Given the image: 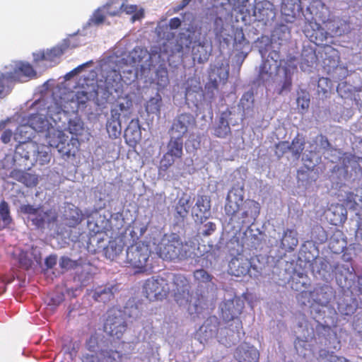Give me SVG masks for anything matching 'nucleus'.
Masks as SVG:
<instances>
[{"mask_svg": "<svg viewBox=\"0 0 362 362\" xmlns=\"http://www.w3.org/2000/svg\"><path fill=\"white\" fill-rule=\"evenodd\" d=\"M13 133L10 129H6L1 134V140L4 144H8L12 137Z\"/></svg>", "mask_w": 362, "mask_h": 362, "instance_id": "obj_55", "label": "nucleus"}, {"mask_svg": "<svg viewBox=\"0 0 362 362\" xmlns=\"http://www.w3.org/2000/svg\"><path fill=\"white\" fill-rule=\"evenodd\" d=\"M162 99L159 94L156 97L151 98L146 105V110L148 113L160 114Z\"/></svg>", "mask_w": 362, "mask_h": 362, "instance_id": "obj_33", "label": "nucleus"}, {"mask_svg": "<svg viewBox=\"0 0 362 362\" xmlns=\"http://www.w3.org/2000/svg\"><path fill=\"white\" fill-rule=\"evenodd\" d=\"M259 211L260 206L257 202L249 199L243 200L238 223L242 225L253 223Z\"/></svg>", "mask_w": 362, "mask_h": 362, "instance_id": "obj_11", "label": "nucleus"}, {"mask_svg": "<svg viewBox=\"0 0 362 362\" xmlns=\"http://www.w3.org/2000/svg\"><path fill=\"white\" fill-rule=\"evenodd\" d=\"M183 156V139L170 136L167 144V151L160 160V170L166 171L172 166L177 159H181Z\"/></svg>", "mask_w": 362, "mask_h": 362, "instance_id": "obj_5", "label": "nucleus"}, {"mask_svg": "<svg viewBox=\"0 0 362 362\" xmlns=\"http://www.w3.org/2000/svg\"><path fill=\"white\" fill-rule=\"evenodd\" d=\"M132 22H135L137 20H140L144 17V12L143 9H140L139 11H137L135 13H132Z\"/></svg>", "mask_w": 362, "mask_h": 362, "instance_id": "obj_60", "label": "nucleus"}, {"mask_svg": "<svg viewBox=\"0 0 362 362\" xmlns=\"http://www.w3.org/2000/svg\"><path fill=\"white\" fill-rule=\"evenodd\" d=\"M193 276L194 280L199 284H207L213 279V276L204 269H196Z\"/></svg>", "mask_w": 362, "mask_h": 362, "instance_id": "obj_34", "label": "nucleus"}, {"mask_svg": "<svg viewBox=\"0 0 362 362\" xmlns=\"http://www.w3.org/2000/svg\"><path fill=\"white\" fill-rule=\"evenodd\" d=\"M156 83L160 88H165L169 83L168 71L165 66L160 65L156 71Z\"/></svg>", "mask_w": 362, "mask_h": 362, "instance_id": "obj_30", "label": "nucleus"}, {"mask_svg": "<svg viewBox=\"0 0 362 362\" xmlns=\"http://www.w3.org/2000/svg\"><path fill=\"white\" fill-rule=\"evenodd\" d=\"M297 106L301 112L306 111L310 103V94L309 93L304 89H300L297 91V98H296Z\"/></svg>", "mask_w": 362, "mask_h": 362, "instance_id": "obj_31", "label": "nucleus"}, {"mask_svg": "<svg viewBox=\"0 0 362 362\" xmlns=\"http://www.w3.org/2000/svg\"><path fill=\"white\" fill-rule=\"evenodd\" d=\"M251 264L248 259H234L230 262L231 274L235 276H243L248 274Z\"/></svg>", "mask_w": 362, "mask_h": 362, "instance_id": "obj_20", "label": "nucleus"}, {"mask_svg": "<svg viewBox=\"0 0 362 362\" xmlns=\"http://www.w3.org/2000/svg\"><path fill=\"white\" fill-rule=\"evenodd\" d=\"M36 73L33 66L28 63H21L18 65L13 73H11L10 78L15 81H21L22 76L31 78L35 76Z\"/></svg>", "mask_w": 362, "mask_h": 362, "instance_id": "obj_22", "label": "nucleus"}, {"mask_svg": "<svg viewBox=\"0 0 362 362\" xmlns=\"http://www.w3.org/2000/svg\"><path fill=\"white\" fill-rule=\"evenodd\" d=\"M243 308V301L238 297L224 300L221 304V317L226 322L237 319L238 324L241 325V322L238 318L241 314Z\"/></svg>", "mask_w": 362, "mask_h": 362, "instance_id": "obj_10", "label": "nucleus"}, {"mask_svg": "<svg viewBox=\"0 0 362 362\" xmlns=\"http://www.w3.org/2000/svg\"><path fill=\"white\" fill-rule=\"evenodd\" d=\"M320 144L322 148L328 150L331 147V144L327 138L324 135L320 136Z\"/></svg>", "mask_w": 362, "mask_h": 362, "instance_id": "obj_57", "label": "nucleus"}, {"mask_svg": "<svg viewBox=\"0 0 362 362\" xmlns=\"http://www.w3.org/2000/svg\"><path fill=\"white\" fill-rule=\"evenodd\" d=\"M229 76L228 69L222 66H215L209 74V81L205 85L206 94L209 98L215 97V93L218 91L220 85H225Z\"/></svg>", "mask_w": 362, "mask_h": 362, "instance_id": "obj_7", "label": "nucleus"}, {"mask_svg": "<svg viewBox=\"0 0 362 362\" xmlns=\"http://www.w3.org/2000/svg\"><path fill=\"white\" fill-rule=\"evenodd\" d=\"M83 214L78 209H71L70 215L67 218L69 226L74 227L78 225L81 222Z\"/></svg>", "mask_w": 362, "mask_h": 362, "instance_id": "obj_35", "label": "nucleus"}, {"mask_svg": "<svg viewBox=\"0 0 362 362\" xmlns=\"http://www.w3.org/2000/svg\"><path fill=\"white\" fill-rule=\"evenodd\" d=\"M243 198L236 197L234 200L229 196L227 197L226 203L225 204V212L230 219L238 222V215H240Z\"/></svg>", "mask_w": 362, "mask_h": 362, "instance_id": "obj_17", "label": "nucleus"}, {"mask_svg": "<svg viewBox=\"0 0 362 362\" xmlns=\"http://www.w3.org/2000/svg\"><path fill=\"white\" fill-rule=\"evenodd\" d=\"M231 115L232 112L228 108L221 112L218 124L214 129L215 136L224 139L231 135V129L228 122Z\"/></svg>", "mask_w": 362, "mask_h": 362, "instance_id": "obj_15", "label": "nucleus"}, {"mask_svg": "<svg viewBox=\"0 0 362 362\" xmlns=\"http://www.w3.org/2000/svg\"><path fill=\"white\" fill-rule=\"evenodd\" d=\"M105 20V16L100 10H97L93 16V21L95 24H100Z\"/></svg>", "mask_w": 362, "mask_h": 362, "instance_id": "obj_54", "label": "nucleus"}, {"mask_svg": "<svg viewBox=\"0 0 362 362\" xmlns=\"http://www.w3.org/2000/svg\"><path fill=\"white\" fill-rule=\"evenodd\" d=\"M25 171L18 169H13L11 171L9 177L13 178L18 182H21L23 175H24Z\"/></svg>", "mask_w": 362, "mask_h": 362, "instance_id": "obj_53", "label": "nucleus"}, {"mask_svg": "<svg viewBox=\"0 0 362 362\" xmlns=\"http://www.w3.org/2000/svg\"><path fill=\"white\" fill-rule=\"evenodd\" d=\"M11 221L8 204L6 201L3 200L0 203V230L8 227Z\"/></svg>", "mask_w": 362, "mask_h": 362, "instance_id": "obj_27", "label": "nucleus"}, {"mask_svg": "<svg viewBox=\"0 0 362 362\" xmlns=\"http://www.w3.org/2000/svg\"><path fill=\"white\" fill-rule=\"evenodd\" d=\"M252 355L253 356L252 357V360L251 361H248L247 362H257L258 361L259 353L257 351H253L246 352L245 353V356H252Z\"/></svg>", "mask_w": 362, "mask_h": 362, "instance_id": "obj_62", "label": "nucleus"}, {"mask_svg": "<svg viewBox=\"0 0 362 362\" xmlns=\"http://www.w3.org/2000/svg\"><path fill=\"white\" fill-rule=\"evenodd\" d=\"M319 356L322 359H327L328 362H335V360L337 358V356L333 352H329L325 349H321Z\"/></svg>", "mask_w": 362, "mask_h": 362, "instance_id": "obj_48", "label": "nucleus"}, {"mask_svg": "<svg viewBox=\"0 0 362 362\" xmlns=\"http://www.w3.org/2000/svg\"><path fill=\"white\" fill-rule=\"evenodd\" d=\"M20 182L23 183L27 187H31L37 185L38 180L35 175L25 172Z\"/></svg>", "mask_w": 362, "mask_h": 362, "instance_id": "obj_39", "label": "nucleus"}, {"mask_svg": "<svg viewBox=\"0 0 362 362\" xmlns=\"http://www.w3.org/2000/svg\"><path fill=\"white\" fill-rule=\"evenodd\" d=\"M112 79L114 82L119 83L122 80V76L116 70H112L108 73L106 77V82L108 85L111 84L110 81Z\"/></svg>", "mask_w": 362, "mask_h": 362, "instance_id": "obj_47", "label": "nucleus"}, {"mask_svg": "<svg viewBox=\"0 0 362 362\" xmlns=\"http://www.w3.org/2000/svg\"><path fill=\"white\" fill-rule=\"evenodd\" d=\"M305 141L303 139L300 138L298 134L296 136L291 143H290V151L292 153V155L296 158L298 159L304 150L305 148Z\"/></svg>", "mask_w": 362, "mask_h": 362, "instance_id": "obj_32", "label": "nucleus"}, {"mask_svg": "<svg viewBox=\"0 0 362 362\" xmlns=\"http://www.w3.org/2000/svg\"><path fill=\"white\" fill-rule=\"evenodd\" d=\"M271 64L268 60L263 61L259 67V77L263 81L268 80L272 76Z\"/></svg>", "mask_w": 362, "mask_h": 362, "instance_id": "obj_36", "label": "nucleus"}, {"mask_svg": "<svg viewBox=\"0 0 362 362\" xmlns=\"http://www.w3.org/2000/svg\"><path fill=\"white\" fill-rule=\"evenodd\" d=\"M158 255L164 260L182 261L190 257V252L188 244L178 234L172 233L163 239Z\"/></svg>", "mask_w": 362, "mask_h": 362, "instance_id": "obj_1", "label": "nucleus"}, {"mask_svg": "<svg viewBox=\"0 0 362 362\" xmlns=\"http://www.w3.org/2000/svg\"><path fill=\"white\" fill-rule=\"evenodd\" d=\"M355 100L359 108L362 109V92H360L357 94V97Z\"/></svg>", "mask_w": 362, "mask_h": 362, "instance_id": "obj_63", "label": "nucleus"}, {"mask_svg": "<svg viewBox=\"0 0 362 362\" xmlns=\"http://www.w3.org/2000/svg\"><path fill=\"white\" fill-rule=\"evenodd\" d=\"M249 42L246 40L245 34L242 28H237L234 31V44L235 45H240L243 47L245 45Z\"/></svg>", "mask_w": 362, "mask_h": 362, "instance_id": "obj_40", "label": "nucleus"}, {"mask_svg": "<svg viewBox=\"0 0 362 362\" xmlns=\"http://www.w3.org/2000/svg\"><path fill=\"white\" fill-rule=\"evenodd\" d=\"M83 122L79 117L75 116L69 119L67 130L70 134L76 136H81L83 134Z\"/></svg>", "mask_w": 362, "mask_h": 362, "instance_id": "obj_26", "label": "nucleus"}, {"mask_svg": "<svg viewBox=\"0 0 362 362\" xmlns=\"http://www.w3.org/2000/svg\"><path fill=\"white\" fill-rule=\"evenodd\" d=\"M119 116L120 115L116 112L115 115H112L111 119L107 122V130L114 138L117 137L121 132Z\"/></svg>", "mask_w": 362, "mask_h": 362, "instance_id": "obj_28", "label": "nucleus"}, {"mask_svg": "<svg viewBox=\"0 0 362 362\" xmlns=\"http://www.w3.org/2000/svg\"><path fill=\"white\" fill-rule=\"evenodd\" d=\"M137 10V6L136 5H128L125 3H123L120 7L119 9L115 11H108V14L111 16H118L122 12H125L127 14H132L133 13H135Z\"/></svg>", "mask_w": 362, "mask_h": 362, "instance_id": "obj_37", "label": "nucleus"}, {"mask_svg": "<svg viewBox=\"0 0 362 362\" xmlns=\"http://www.w3.org/2000/svg\"><path fill=\"white\" fill-rule=\"evenodd\" d=\"M76 99L78 105H85L88 100V95L85 91H78L76 94Z\"/></svg>", "mask_w": 362, "mask_h": 362, "instance_id": "obj_51", "label": "nucleus"}, {"mask_svg": "<svg viewBox=\"0 0 362 362\" xmlns=\"http://www.w3.org/2000/svg\"><path fill=\"white\" fill-rule=\"evenodd\" d=\"M122 354L112 349H100L98 352L86 354L83 362H120Z\"/></svg>", "mask_w": 362, "mask_h": 362, "instance_id": "obj_13", "label": "nucleus"}, {"mask_svg": "<svg viewBox=\"0 0 362 362\" xmlns=\"http://www.w3.org/2000/svg\"><path fill=\"white\" fill-rule=\"evenodd\" d=\"M132 58L134 62L140 63L147 54L146 49L140 47H135L132 52Z\"/></svg>", "mask_w": 362, "mask_h": 362, "instance_id": "obj_45", "label": "nucleus"}, {"mask_svg": "<svg viewBox=\"0 0 362 362\" xmlns=\"http://www.w3.org/2000/svg\"><path fill=\"white\" fill-rule=\"evenodd\" d=\"M170 276L168 281L170 286V293L176 302L180 305L183 300L189 301V284L187 279L181 274H167Z\"/></svg>", "mask_w": 362, "mask_h": 362, "instance_id": "obj_6", "label": "nucleus"}, {"mask_svg": "<svg viewBox=\"0 0 362 362\" xmlns=\"http://www.w3.org/2000/svg\"><path fill=\"white\" fill-rule=\"evenodd\" d=\"M98 345V337L95 334H92L86 342V349L91 352L95 353Z\"/></svg>", "mask_w": 362, "mask_h": 362, "instance_id": "obj_42", "label": "nucleus"}, {"mask_svg": "<svg viewBox=\"0 0 362 362\" xmlns=\"http://www.w3.org/2000/svg\"><path fill=\"white\" fill-rule=\"evenodd\" d=\"M151 253L148 244L141 240L136 241L127 247L125 262L135 274H144L151 269L148 266Z\"/></svg>", "mask_w": 362, "mask_h": 362, "instance_id": "obj_3", "label": "nucleus"}, {"mask_svg": "<svg viewBox=\"0 0 362 362\" xmlns=\"http://www.w3.org/2000/svg\"><path fill=\"white\" fill-rule=\"evenodd\" d=\"M37 146L32 141L18 144L15 149V156L28 160L31 155L35 156Z\"/></svg>", "mask_w": 362, "mask_h": 362, "instance_id": "obj_21", "label": "nucleus"}, {"mask_svg": "<svg viewBox=\"0 0 362 362\" xmlns=\"http://www.w3.org/2000/svg\"><path fill=\"white\" fill-rule=\"evenodd\" d=\"M60 267L66 270L74 269L77 266V262L72 260L69 257H62L59 262Z\"/></svg>", "mask_w": 362, "mask_h": 362, "instance_id": "obj_44", "label": "nucleus"}, {"mask_svg": "<svg viewBox=\"0 0 362 362\" xmlns=\"http://www.w3.org/2000/svg\"><path fill=\"white\" fill-rule=\"evenodd\" d=\"M181 25V21L179 18L175 17L170 20L169 26L171 29H176Z\"/></svg>", "mask_w": 362, "mask_h": 362, "instance_id": "obj_58", "label": "nucleus"}, {"mask_svg": "<svg viewBox=\"0 0 362 362\" xmlns=\"http://www.w3.org/2000/svg\"><path fill=\"white\" fill-rule=\"evenodd\" d=\"M190 209L189 198L181 197L175 206V218L177 222H183L187 217Z\"/></svg>", "mask_w": 362, "mask_h": 362, "instance_id": "obj_19", "label": "nucleus"}, {"mask_svg": "<svg viewBox=\"0 0 362 362\" xmlns=\"http://www.w3.org/2000/svg\"><path fill=\"white\" fill-rule=\"evenodd\" d=\"M192 53L193 59L197 60L199 63L204 62L208 58V54L204 47V42H194V45L192 46Z\"/></svg>", "mask_w": 362, "mask_h": 362, "instance_id": "obj_29", "label": "nucleus"}, {"mask_svg": "<svg viewBox=\"0 0 362 362\" xmlns=\"http://www.w3.org/2000/svg\"><path fill=\"white\" fill-rule=\"evenodd\" d=\"M62 54V50L60 48L54 47L42 54V59L44 60H53L54 58L59 57Z\"/></svg>", "mask_w": 362, "mask_h": 362, "instance_id": "obj_43", "label": "nucleus"}, {"mask_svg": "<svg viewBox=\"0 0 362 362\" xmlns=\"http://www.w3.org/2000/svg\"><path fill=\"white\" fill-rule=\"evenodd\" d=\"M276 153L279 152L281 155L287 151H290V143L288 141H280L276 145Z\"/></svg>", "mask_w": 362, "mask_h": 362, "instance_id": "obj_49", "label": "nucleus"}, {"mask_svg": "<svg viewBox=\"0 0 362 362\" xmlns=\"http://www.w3.org/2000/svg\"><path fill=\"white\" fill-rule=\"evenodd\" d=\"M46 266L47 268H52L54 267L57 264V259L54 256H49L45 259V262Z\"/></svg>", "mask_w": 362, "mask_h": 362, "instance_id": "obj_59", "label": "nucleus"}, {"mask_svg": "<svg viewBox=\"0 0 362 362\" xmlns=\"http://www.w3.org/2000/svg\"><path fill=\"white\" fill-rule=\"evenodd\" d=\"M32 124L34 125L35 123L40 122L42 125L38 127V131L41 132L43 130V128L47 124V121L42 119L40 117L36 116L32 119Z\"/></svg>", "mask_w": 362, "mask_h": 362, "instance_id": "obj_56", "label": "nucleus"}, {"mask_svg": "<svg viewBox=\"0 0 362 362\" xmlns=\"http://www.w3.org/2000/svg\"><path fill=\"white\" fill-rule=\"evenodd\" d=\"M204 230L202 232L203 236L211 235L216 229V224L213 222H208L204 226Z\"/></svg>", "mask_w": 362, "mask_h": 362, "instance_id": "obj_50", "label": "nucleus"}, {"mask_svg": "<svg viewBox=\"0 0 362 362\" xmlns=\"http://www.w3.org/2000/svg\"><path fill=\"white\" fill-rule=\"evenodd\" d=\"M37 161H39V163L41 165L47 163L50 160V154L46 151L42 150H39V148L37 147L35 155Z\"/></svg>", "mask_w": 362, "mask_h": 362, "instance_id": "obj_41", "label": "nucleus"}, {"mask_svg": "<svg viewBox=\"0 0 362 362\" xmlns=\"http://www.w3.org/2000/svg\"><path fill=\"white\" fill-rule=\"evenodd\" d=\"M196 126V119L191 113H181L173 119L169 129L170 136L183 139L190 128Z\"/></svg>", "mask_w": 362, "mask_h": 362, "instance_id": "obj_8", "label": "nucleus"}, {"mask_svg": "<svg viewBox=\"0 0 362 362\" xmlns=\"http://www.w3.org/2000/svg\"><path fill=\"white\" fill-rule=\"evenodd\" d=\"M45 136L49 146L57 148L64 158L75 157L79 144L77 139H69L68 136L62 130L52 126L47 127Z\"/></svg>", "mask_w": 362, "mask_h": 362, "instance_id": "obj_2", "label": "nucleus"}, {"mask_svg": "<svg viewBox=\"0 0 362 362\" xmlns=\"http://www.w3.org/2000/svg\"><path fill=\"white\" fill-rule=\"evenodd\" d=\"M170 276H153L147 279L143 285V293L149 300H162L170 293L168 281Z\"/></svg>", "mask_w": 362, "mask_h": 362, "instance_id": "obj_4", "label": "nucleus"}, {"mask_svg": "<svg viewBox=\"0 0 362 362\" xmlns=\"http://www.w3.org/2000/svg\"><path fill=\"white\" fill-rule=\"evenodd\" d=\"M64 298L63 296H57V298L52 297L50 299V302L49 303V305H59L62 301Z\"/></svg>", "mask_w": 362, "mask_h": 362, "instance_id": "obj_61", "label": "nucleus"}, {"mask_svg": "<svg viewBox=\"0 0 362 362\" xmlns=\"http://www.w3.org/2000/svg\"><path fill=\"white\" fill-rule=\"evenodd\" d=\"M127 327V324L121 315H116L112 311H108L104 324V330L110 337L120 339Z\"/></svg>", "mask_w": 362, "mask_h": 362, "instance_id": "obj_9", "label": "nucleus"}, {"mask_svg": "<svg viewBox=\"0 0 362 362\" xmlns=\"http://www.w3.org/2000/svg\"><path fill=\"white\" fill-rule=\"evenodd\" d=\"M57 214L55 211L49 209L44 211L40 209L37 216L32 218L33 224L38 228H42L45 224H50L57 222Z\"/></svg>", "mask_w": 362, "mask_h": 362, "instance_id": "obj_16", "label": "nucleus"}, {"mask_svg": "<svg viewBox=\"0 0 362 362\" xmlns=\"http://www.w3.org/2000/svg\"><path fill=\"white\" fill-rule=\"evenodd\" d=\"M118 291L117 284L107 283L95 287L93 290L92 298L94 300L106 303L115 298V293Z\"/></svg>", "mask_w": 362, "mask_h": 362, "instance_id": "obj_14", "label": "nucleus"}, {"mask_svg": "<svg viewBox=\"0 0 362 362\" xmlns=\"http://www.w3.org/2000/svg\"><path fill=\"white\" fill-rule=\"evenodd\" d=\"M192 0H182L178 6V9H183L186 7Z\"/></svg>", "mask_w": 362, "mask_h": 362, "instance_id": "obj_64", "label": "nucleus"}, {"mask_svg": "<svg viewBox=\"0 0 362 362\" xmlns=\"http://www.w3.org/2000/svg\"><path fill=\"white\" fill-rule=\"evenodd\" d=\"M124 248V244L121 239H115L109 241L107 245L104 248L105 257L111 260H114Z\"/></svg>", "mask_w": 362, "mask_h": 362, "instance_id": "obj_23", "label": "nucleus"}, {"mask_svg": "<svg viewBox=\"0 0 362 362\" xmlns=\"http://www.w3.org/2000/svg\"><path fill=\"white\" fill-rule=\"evenodd\" d=\"M41 207H35L33 205L30 204H24L22 205L21 207V211L23 214H29V215H34L37 216L38 214Z\"/></svg>", "mask_w": 362, "mask_h": 362, "instance_id": "obj_46", "label": "nucleus"}, {"mask_svg": "<svg viewBox=\"0 0 362 362\" xmlns=\"http://www.w3.org/2000/svg\"><path fill=\"white\" fill-rule=\"evenodd\" d=\"M211 199L206 195H199L192 210V216L196 221L202 223L206 221L211 214Z\"/></svg>", "mask_w": 362, "mask_h": 362, "instance_id": "obj_12", "label": "nucleus"}, {"mask_svg": "<svg viewBox=\"0 0 362 362\" xmlns=\"http://www.w3.org/2000/svg\"><path fill=\"white\" fill-rule=\"evenodd\" d=\"M281 243L284 248L288 250H293L298 244L297 232L294 230L287 228L284 232Z\"/></svg>", "mask_w": 362, "mask_h": 362, "instance_id": "obj_24", "label": "nucleus"}, {"mask_svg": "<svg viewBox=\"0 0 362 362\" xmlns=\"http://www.w3.org/2000/svg\"><path fill=\"white\" fill-rule=\"evenodd\" d=\"M124 138L127 143L133 146L135 145L141 138L140 126L139 120L132 119L124 130Z\"/></svg>", "mask_w": 362, "mask_h": 362, "instance_id": "obj_18", "label": "nucleus"}, {"mask_svg": "<svg viewBox=\"0 0 362 362\" xmlns=\"http://www.w3.org/2000/svg\"><path fill=\"white\" fill-rule=\"evenodd\" d=\"M292 86V78L289 71L285 69L284 78L281 81V88L279 90V94H281L284 91H289Z\"/></svg>", "mask_w": 362, "mask_h": 362, "instance_id": "obj_38", "label": "nucleus"}, {"mask_svg": "<svg viewBox=\"0 0 362 362\" xmlns=\"http://www.w3.org/2000/svg\"><path fill=\"white\" fill-rule=\"evenodd\" d=\"M19 264L21 267L28 270L31 267L33 264V261L30 258L27 257L25 255H23L21 256L19 258Z\"/></svg>", "mask_w": 362, "mask_h": 362, "instance_id": "obj_52", "label": "nucleus"}, {"mask_svg": "<svg viewBox=\"0 0 362 362\" xmlns=\"http://www.w3.org/2000/svg\"><path fill=\"white\" fill-rule=\"evenodd\" d=\"M194 33V31H191L189 29L185 33H180L176 39L175 51L180 52L185 48L189 49L192 43Z\"/></svg>", "mask_w": 362, "mask_h": 362, "instance_id": "obj_25", "label": "nucleus"}]
</instances>
